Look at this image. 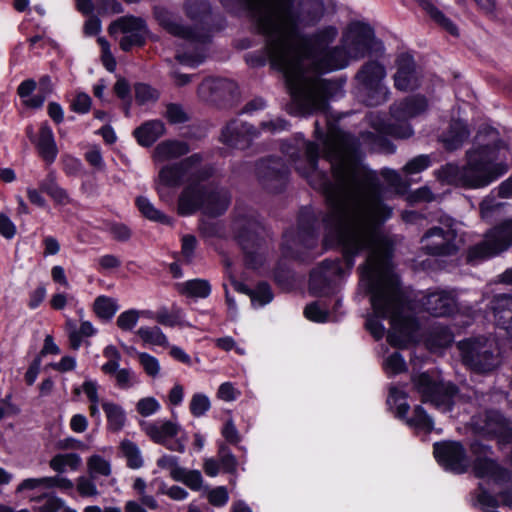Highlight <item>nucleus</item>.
Here are the masks:
<instances>
[{"label":"nucleus","mask_w":512,"mask_h":512,"mask_svg":"<svg viewBox=\"0 0 512 512\" xmlns=\"http://www.w3.org/2000/svg\"><path fill=\"white\" fill-rule=\"evenodd\" d=\"M152 319L167 327L181 325L179 316L175 313L168 312L166 309H161L157 313H154V317Z\"/></svg>","instance_id":"680f3d73"},{"label":"nucleus","mask_w":512,"mask_h":512,"mask_svg":"<svg viewBox=\"0 0 512 512\" xmlns=\"http://www.w3.org/2000/svg\"><path fill=\"white\" fill-rule=\"evenodd\" d=\"M259 227L253 231H245L238 235L239 243L248 256L253 254V248L260 249L261 243L258 233Z\"/></svg>","instance_id":"37998d69"},{"label":"nucleus","mask_w":512,"mask_h":512,"mask_svg":"<svg viewBox=\"0 0 512 512\" xmlns=\"http://www.w3.org/2000/svg\"><path fill=\"white\" fill-rule=\"evenodd\" d=\"M135 99L140 105L154 103L159 98V92L145 83H138L134 87Z\"/></svg>","instance_id":"a19ab883"},{"label":"nucleus","mask_w":512,"mask_h":512,"mask_svg":"<svg viewBox=\"0 0 512 512\" xmlns=\"http://www.w3.org/2000/svg\"><path fill=\"white\" fill-rule=\"evenodd\" d=\"M211 407L208 396L203 393H195L190 401V412L195 417L203 416Z\"/></svg>","instance_id":"8fccbe9b"},{"label":"nucleus","mask_w":512,"mask_h":512,"mask_svg":"<svg viewBox=\"0 0 512 512\" xmlns=\"http://www.w3.org/2000/svg\"><path fill=\"white\" fill-rule=\"evenodd\" d=\"M211 175L212 168L202 165L201 155L193 154L177 164L163 166L156 180V189L159 197L166 200L170 197L169 188L187 182L179 196V214L187 216L201 209L206 215L218 216L227 209L230 197L224 189L203 184Z\"/></svg>","instance_id":"7ed1b4c3"},{"label":"nucleus","mask_w":512,"mask_h":512,"mask_svg":"<svg viewBox=\"0 0 512 512\" xmlns=\"http://www.w3.org/2000/svg\"><path fill=\"white\" fill-rule=\"evenodd\" d=\"M259 132L252 126L239 120L230 122L222 131L221 140L228 146L245 148Z\"/></svg>","instance_id":"a211bd4d"},{"label":"nucleus","mask_w":512,"mask_h":512,"mask_svg":"<svg viewBox=\"0 0 512 512\" xmlns=\"http://www.w3.org/2000/svg\"><path fill=\"white\" fill-rule=\"evenodd\" d=\"M142 429L155 443L166 444L170 438L180 432L181 426L174 421L158 419L152 422H144Z\"/></svg>","instance_id":"412c9836"},{"label":"nucleus","mask_w":512,"mask_h":512,"mask_svg":"<svg viewBox=\"0 0 512 512\" xmlns=\"http://www.w3.org/2000/svg\"><path fill=\"white\" fill-rule=\"evenodd\" d=\"M289 169L280 159L262 160L257 165V174L263 182L276 180L282 183Z\"/></svg>","instance_id":"393cba45"},{"label":"nucleus","mask_w":512,"mask_h":512,"mask_svg":"<svg viewBox=\"0 0 512 512\" xmlns=\"http://www.w3.org/2000/svg\"><path fill=\"white\" fill-rule=\"evenodd\" d=\"M36 500L42 503L33 508L34 512H59L64 506V501L55 495H43Z\"/></svg>","instance_id":"79ce46f5"},{"label":"nucleus","mask_w":512,"mask_h":512,"mask_svg":"<svg viewBox=\"0 0 512 512\" xmlns=\"http://www.w3.org/2000/svg\"><path fill=\"white\" fill-rule=\"evenodd\" d=\"M421 305L426 312L436 317L451 315L457 309L454 294L446 290L428 292L421 299Z\"/></svg>","instance_id":"dca6fc26"},{"label":"nucleus","mask_w":512,"mask_h":512,"mask_svg":"<svg viewBox=\"0 0 512 512\" xmlns=\"http://www.w3.org/2000/svg\"><path fill=\"white\" fill-rule=\"evenodd\" d=\"M387 404L394 411L397 417L405 420L409 427L426 433L433 430V420L421 406L415 407L411 418L407 417L410 406L407 403V393L403 389L391 386L389 389Z\"/></svg>","instance_id":"f8f14e48"},{"label":"nucleus","mask_w":512,"mask_h":512,"mask_svg":"<svg viewBox=\"0 0 512 512\" xmlns=\"http://www.w3.org/2000/svg\"><path fill=\"white\" fill-rule=\"evenodd\" d=\"M415 390L421 395L422 401L431 403L442 412L451 411L458 399L457 391L450 382H445L435 372L421 373L412 377Z\"/></svg>","instance_id":"0eeeda50"},{"label":"nucleus","mask_w":512,"mask_h":512,"mask_svg":"<svg viewBox=\"0 0 512 512\" xmlns=\"http://www.w3.org/2000/svg\"><path fill=\"white\" fill-rule=\"evenodd\" d=\"M81 464L82 459L77 453H59L49 461L50 468L58 474L77 471Z\"/></svg>","instance_id":"a878e982"},{"label":"nucleus","mask_w":512,"mask_h":512,"mask_svg":"<svg viewBox=\"0 0 512 512\" xmlns=\"http://www.w3.org/2000/svg\"><path fill=\"white\" fill-rule=\"evenodd\" d=\"M165 124L161 120H149L137 127L133 135L139 145L149 147L165 134Z\"/></svg>","instance_id":"5701e85b"},{"label":"nucleus","mask_w":512,"mask_h":512,"mask_svg":"<svg viewBox=\"0 0 512 512\" xmlns=\"http://www.w3.org/2000/svg\"><path fill=\"white\" fill-rule=\"evenodd\" d=\"M434 456L437 462L445 469L457 474L466 472L470 461L461 443L456 441H443L434 444Z\"/></svg>","instance_id":"ddd939ff"},{"label":"nucleus","mask_w":512,"mask_h":512,"mask_svg":"<svg viewBox=\"0 0 512 512\" xmlns=\"http://www.w3.org/2000/svg\"><path fill=\"white\" fill-rule=\"evenodd\" d=\"M176 287L180 294L191 298H207L211 293V285L205 279L188 280Z\"/></svg>","instance_id":"cd10ccee"},{"label":"nucleus","mask_w":512,"mask_h":512,"mask_svg":"<svg viewBox=\"0 0 512 512\" xmlns=\"http://www.w3.org/2000/svg\"><path fill=\"white\" fill-rule=\"evenodd\" d=\"M421 6L425 11H427L430 16L438 22L440 25H442L447 31H449L452 35H457V27L448 19L446 18L442 12H440L431 2L429 1H422Z\"/></svg>","instance_id":"ea45409f"},{"label":"nucleus","mask_w":512,"mask_h":512,"mask_svg":"<svg viewBox=\"0 0 512 512\" xmlns=\"http://www.w3.org/2000/svg\"><path fill=\"white\" fill-rule=\"evenodd\" d=\"M136 334L145 344L162 348L169 347L167 336L158 326H142L137 330Z\"/></svg>","instance_id":"473e14b6"},{"label":"nucleus","mask_w":512,"mask_h":512,"mask_svg":"<svg viewBox=\"0 0 512 512\" xmlns=\"http://www.w3.org/2000/svg\"><path fill=\"white\" fill-rule=\"evenodd\" d=\"M161 408V404L154 397L141 398L136 404L137 412L144 417L157 413Z\"/></svg>","instance_id":"864d4df0"},{"label":"nucleus","mask_w":512,"mask_h":512,"mask_svg":"<svg viewBox=\"0 0 512 512\" xmlns=\"http://www.w3.org/2000/svg\"><path fill=\"white\" fill-rule=\"evenodd\" d=\"M119 308L118 300L106 295L96 297L92 305L93 312L102 321H110Z\"/></svg>","instance_id":"c85d7f7f"},{"label":"nucleus","mask_w":512,"mask_h":512,"mask_svg":"<svg viewBox=\"0 0 512 512\" xmlns=\"http://www.w3.org/2000/svg\"><path fill=\"white\" fill-rule=\"evenodd\" d=\"M165 117L171 124H181L189 119L183 107L174 103L167 105Z\"/></svg>","instance_id":"5fc2aeb1"},{"label":"nucleus","mask_w":512,"mask_h":512,"mask_svg":"<svg viewBox=\"0 0 512 512\" xmlns=\"http://www.w3.org/2000/svg\"><path fill=\"white\" fill-rule=\"evenodd\" d=\"M109 30L111 34L117 30L123 33L120 39V47L124 51H129L134 46H141L147 35L145 22L136 17H123L114 22Z\"/></svg>","instance_id":"4468645a"},{"label":"nucleus","mask_w":512,"mask_h":512,"mask_svg":"<svg viewBox=\"0 0 512 512\" xmlns=\"http://www.w3.org/2000/svg\"><path fill=\"white\" fill-rule=\"evenodd\" d=\"M431 165L428 155H419L411 159L403 168L406 175H414L426 170Z\"/></svg>","instance_id":"603ef678"},{"label":"nucleus","mask_w":512,"mask_h":512,"mask_svg":"<svg viewBox=\"0 0 512 512\" xmlns=\"http://www.w3.org/2000/svg\"><path fill=\"white\" fill-rule=\"evenodd\" d=\"M241 392L231 383H222L217 391V397L225 402H232L240 396Z\"/></svg>","instance_id":"bf43d9fd"},{"label":"nucleus","mask_w":512,"mask_h":512,"mask_svg":"<svg viewBox=\"0 0 512 512\" xmlns=\"http://www.w3.org/2000/svg\"><path fill=\"white\" fill-rule=\"evenodd\" d=\"M109 232L110 234L117 240L125 241L129 239L131 235L130 229L121 223H112L109 226Z\"/></svg>","instance_id":"338daca9"},{"label":"nucleus","mask_w":512,"mask_h":512,"mask_svg":"<svg viewBox=\"0 0 512 512\" xmlns=\"http://www.w3.org/2000/svg\"><path fill=\"white\" fill-rule=\"evenodd\" d=\"M427 108L424 97L416 96L396 103L391 107L389 122L378 112H371L367 116L369 125L375 132L362 134V143L370 145L386 153H393L395 147L384 139V135L396 138H408L413 134L411 126L407 123L409 118L419 115Z\"/></svg>","instance_id":"39448f33"},{"label":"nucleus","mask_w":512,"mask_h":512,"mask_svg":"<svg viewBox=\"0 0 512 512\" xmlns=\"http://www.w3.org/2000/svg\"><path fill=\"white\" fill-rule=\"evenodd\" d=\"M222 5L231 14L247 15L266 36L268 57L285 77L292 99L289 113L295 116L326 112L327 101L335 96L338 85L321 79L319 74L383 52L373 29L362 22L351 23L341 44L331 49L329 45L338 36L333 25L301 35L300 27L313 26L323 18V0H222Z\"/></svg>","instance_id":"f03ea898"},{"label":"nucleus","mask_w":512,"mask_h":512,"mask_svg":"<svg viewBox=\"0 0 512 512\" xmlns=\"http://www.w3.org/2000/svg\"><path fill=\"white\" fill-rule=\"evenodd\" d=\"M136 205L141 214L147 219L164 224L170 223V219L160 210L156 209L148 198L143 196L138 197L136 199Z\"/></svg>","instance_id":"f704fd0d"},{"label":"nucleus","mask_w":512,"mask_h":512,"mask_svg":"<svg viewBox=\"0 0 512 512\" xmlns=\"http://www.w3.org/2000/svg\"><path fill=\"white\" fill-rule=\"evenodd\" d=\"M394 86L401 91L413 90L419 86V75L412 56L402 54L398 57Z\"/></svg>","instance_id":"6ab92c4d"},{"label":"nucleus","mask_w":512,"mask_h":512,"mask_svg":"<svg viewBox=\"0 0 512 512\" xmlns=\"http://www.w3.org/2000/svg\"><path fill=\"white\" fill-rule=\"evenodd\" d=\"M185 10L191 20L202 22L209 12V4L206 0H186Z\"/></svg>","instance_id":"58836bf2"},{"label":"nucleus","mask_w":512,"mask_h":512,"mask_svg":"<svg viewBox=\"0 0 512 512\" xmlns=\"http://www.w3.org/2000/svg\"><path fill=\"white\" fill-rule=\"evenodd\" d=\"M207 498L211 505L222 507L228 502L229 494L226 487L218 486L208 491Z\"/></svg>","instance_id":"6e6d98bb"},{"label":"nucleus","mask_w":512,"mask_h":512,"mask_svg":"<svg viewBox=\"0 0 512 512\" xmlns=\"http://www.w3.org/2000/svg\"><path fill=\"white\" fill-rule=\"evenodd\" d=\"M218 460L224 472L231 474L236 472L237 459L225 444L219 446Z\"/></svg>","instance_id":"a18cd8bd"},{"label":"nucleus","mask_w":512,"mask_h":512,"mask_svg":"<svg viewBox=\"0 0 512 512\" xmlns=\"http://www.w3.org/2000/svg\"><path fill=\"white\" fill-rule=\"evenodd\" d=\"M91 108V98L84 92H78L71 101V109L74 112L85 114Z\"/></svg>","instance_id":"13d9d810"},{"label":"nucleus","mask_w":512,"mask_h":512,"mask_svg":"<svg viewBox=\"0 0 512 512\" xmlns=\"http://www.w3.org/2000/svg\"><path fill=\"white\" fill-rule=\"evenodd\" d=\"M224 85L225 81L222 79H205L198 88L199 97L205 101H213L217 96L221 95V89Z\"/></svg>","instance_id":"c9c22d12"},{"label":"nucleus","mask_w":512,"mask_h":512,"mask_svg":"<svg viewBox=\"0 0 512 512\" xmlns=\"http://www.w3.org/2000/svg\"><path fill=\"white\" fill-rule=\"evenodd\" d=\"M154 312L151 310L128 309L121 312L117 319L116 325L122 331H132L138 324L140 318L152 319Z\"/></svg>","instance_id":"c756f323"},{"label":"nucleus","mask_w":512,"mask_h":512,"mask_svg":"<svg viewBox=\"0 0 512 512\" xmlns=\"http://www.w3.org/2000/svg\"><path fill=\"white\" fill-rule=\"evenodd\" d=\"M304 315L307 319L314 322H326L330 320L328 313L321 309L317 302L311 303L306 306Z\"/></svg>","instance_id":"4d7b16f0"},{"label":"nucleus","mask_w":512,"mask_h":512,"mask_svg":"<svg viewBox=\"0 0 512 512\" xmlns=\"http://www.w3.org/2000/svg\"><path fill=\"white\" fill-rule=\"evenodd\" d=\"M120 451L126 459L127 466L131 469H139L143 466V457L139 447L130 440H123L120 443Z\"/></svg>","instance_id":"72a5a7b5"},{"label":"nucleus","mask_w":512,"mask_h":512,"mask_svg":"<svg viewBox=\"0 0 512 512\" xmlns=\"http://www.w3.org/2000/svg\"><path fill=\"white\" fill-rule=\"evenodd\" d=\"M250 298L253 305L264 306L272 301L273 294L268 284L260 283L252 290Z\"/></svg>","instance_id":"3c124183"},{"label":"nucleus","mask_w":512,"mask_h":512,"mask_svg":"<svg viewBox=\"0 0 512 512\" xmlns=\"http://www.w3.org/2000/svg\"><path fill=\"white\" fill-rule=\"evenodd\" d=\"M478 504L487 512H494L493 509L497 506V500L487 493L486 491L481 490L477 496Z\"/></svg>","instance_id":"774afa93"},{"label":"nucleus","mask_w":512,"mask_h":512,"mask_svg":"<svg viewBox=\"0 0 512 512\" xmlns=\"http://www.w3.org/2000/svg\"><path fill=\"white\" fill-rule=\"evenodd\" d=\"M87 468L92 478L107 477L111 474L110 461L100 455H92L87 460Z\"/></svg>","instance_id":"e433bc0d"},{"label":"nucleus","mask_w":512,"mask_h":512,"mask_svg":"<svg viewBox=\"0 0 512 512\" xmlns=\"http://www.w3.org/2000/svg\"><path fill=\"white\" fill-rule=\"evenodd\" d=\"M458 348L464 364L474 371L489 372L500 363L499 355L494 351V341L484 337L460 341Z\"/></svg>","instance_id":"1a4fd4ad"},{"label":"nucleus","mask_w":512,"mask_h":512,"mask_svg":"<svg viewBox=\"0 0 512 512\" xmlns=\"http://www.w3.org/2000/svg\"><path fill=\"white\" fill-rule=\"evenodd\" d=\"M472 450L475 454L481 451V455L476 458L473 466L476 477L493 480L495 482L502 481L506 478V471L501 469L489 458L488 455L491 453L489 448L474 444Z\"/></svg>","instance_id":"f3484780"},{"label":"nucleus","mask_w":512,"mask_h":512,"mask_svg":"<svg viewBox=\"0 0 512 512\" xmlns=\"http://www.w3.org/2000/svg\"><path fill=\"white\" fill-rule=\"evenodd\" d=\"M114 378L116 386L122 390L130 389L140 382L136 373L129 368H121Z\"/></svg>","instance_id":"c03bdc74"},{"label":"nucleus","mask_w":512,"mask_h":512,"mask_svg":"<svg viewBox=\"0 0 512 512\" xmlns=\"http://www.w3.org/2000/svg\"><path fill=\"white\" fill-rule=\"evenodd\" d=\"M491 309L496 326L507 333L512 345V296L506 294L495 296L491 302Z\"/></svg>","instance_id":"aec40b11"},{"label":"nucleus","mask_w":512,"mask_h":512,"mask_svg":"<svg viewBox=\"0 0 512 512\" xmlns=\"http://www.w3.org/2000/svg\"><path fill=\"white\" fill-rule=\"evenodd\" d=\"M34 144L39 152V155L46 161L48 164H51L55 161L58 149L54 139V134L52 129L46 124L43 123L39 130V136L36 138Z\"/></svg>","instance_id":"b1692460"},{"label":"nucleus","mask_w":512,"mask_h":512,"mask_svg":"<svg viewBox=\"0 0 512 512\" xmlns=\"http://www.w3.org/2000/svg\"><path fill=\"white\" fill-rule=\"evenodd\" d=\"M504 203L497 200L492 194L487 196L480 204V212L483 219L489 220L494 214L501 211Z\"/></svg>","instance_id":"de8ad7c7"},{"label":"nucleus","mask_w":512,"mask_h":512,"mask_svg":"<svg viewBox=\"0 0 512 512\" xmlns=\"http://www.w3.org/2000/svg\"><path fill=\"white\" fill-rule=\"evenodd\" d=\"M512 245V218L491 229L485 239L470 247L467 261L477 263L493 257Z\"/></svg>","instance_id":"9d476101"},{"label":"nucleus","mask_w":512,"mask_h":512,"mask_svg":"<svg viewBox=\"0 0 512 512\" xmlns=\"http://www.w3.org/2000/svg\"><path fill=\"white\" fill-rule=\"evenodd\" d=\"M101 406L106 414L109 428L113 431L121 430L126 421L124 409L120 405L108 400L102 401Z\"/></svg>","instance_id":"2f4dec72"},{"label":"nucleus","mask_w":512,"mask_h":512,"mask_svg":"<svg viewBox=\"0 0 512 512\" xmlns=\"http://www.w3.org/2000/svg\"><path fill=\"white\" fill-rule=\"evenodd\" d=\"M315 125L333 179L317 168L319 152L315 143L301 141L297 151L290 147L287 153L296 171L326 195L330 211L324 218L323 242L326 247H339L343 260H324L313 269L310 292L315 296L335 293L354 266L355 257L366 251V263L360 267V285L371 294L372 313L367 316L366 329L379 340L385 335L382 321L388 319V342L394 347H406L416 340L418 324L406 309L393 270V241L381 229L392 209L381 200L375 172L361 162L359 140L334 127L322 136L319 120Z\"/></svg>","instance_id":"f257e3e1"},{"label":"nucleus","mask_w":512,"mask_h":512,"mask_svg":"<svg viewBox=\"0 0 512 512\" xmlns=\"http://www.w3.org/2000/svg\"><path fill=\"white\" fill-rule=\"evenodd\" d=\"M154 14L159 24L181 41L176 50V59L191 67L202 63L206 57L205 45L209 39L207 31L204 28L193 31L181 25L165 8H155Z\"/></svg>","instance_id":"423d86ee"},{"label":"nucleus","mask_w":512,"mask_h":512,"mask_svg":"<svg viewBox=\"0 0 512 512\" xmlns=\"http://www.w3.org/2000/svg\"><path fill=\"white\" fill-rule=\"evenodd\" d=\"M0 234L7 239L13 238L16 234L14 223L7 215L2 213H0Z\"/></svg>","instance_id":"69168bd1"},{"label":"nucleus","mask_w":512,"mask_h":512,"mask_svg":"<svg viewBox=\"0 0 512 512\" xmlns=\"http://www.w3.org/2000/svg\"><path fill=\"white\" fill-rule=\"evenodd\" d=\"M135 352L138 362L146 375L151 378L159 377L161 372V365L159 360L149 353L138 351Z\"/></svg>","instance_id":"4c0bfd02"},{"label":"nucleus","mask_w":512,"mask_h":512,"mask_svg":"<svg viewBox=\"0 0 512 512\" xmlns=\"http://www.w3.org/2000/svg\"><path fill=\"white\" fill-rule=\"evenodd\" d=\"M98 390H99L98 382L96 380L87 379L83 382V384L81 385L80 388H75L74 392H75V394H80L81 392H83L86 395V397L88 398V400L90 402V406H89L90 416L92 418L96 419L97 421H100L101 413H100V409H99L100 400H99Z\"/></svg>","instance_id":"bb28decb"},{"label":"nucleus","mask_w":512,"mask_h":512,"mask_svg":"<svg viewBox=\"0 0 512 512\" xmlns=\"http://www.w3.org/2000/svg\"><path fill=\"white\" fill-rule=\"evenodd\" d=\"M473 425L480 432L497 437L501 444L512 442V428L497 411H488L484 419L481 416L474 417Z\"/></svg>","instance_id":"2eb2a0df"},{"label":"nucleus","mask_w":512,"mask_h":512,"mask_svg":"<svg viewBox=\"0 0 512 512\" xmlns=\"http://www.w3.org/2000/svg\"><path fill=\"white\" fill-rule=\"evenodd\" d=\"M452 339V334L448 330L441 329L437 337H433L428 341V345L431 350L437 351L450 345Z\"/></svg>","instance_id":"e2e57ef3"},{"label":"nucleus","mask_w":512,"mask_h":512,"mask_svg":"<svg viewBox=\"0 0 512 512\" xmlns=\"http://www.w3.org/2000/svg\"><path fill=\"white\" fill-rule=\"evenodd\" d=\"M189 152L186 142L179 140H165L160 142L154 149L153 159L157 163H163L177 159Z\"/></svg>","instance_id":"4be33fe9"},{"label":"nucleus","mask_w":512,"mask_h":512,"mask_svg":"<svg viewBox=\"0 0 512 512\" xmlns=\"http://www.w3.org/2000/svg\"><path fill=\"white\" fill-rule=\"evenodd\" d=\"M466 165L447 164L437 172L442 182L469 189L484 188L507 173L512 152L498 140L493 130L476 136L474 147L466 153Z\"/></svg>","instance_id":"20e7f679"},{"label":"nucleus","mask_w":512,"mask_h":512,"mask_svg":"<svg viewBox=\"0 0 512 512\" xmlns=\"http://www.w3.org/2000/svg\"><path fill=\"white\" fill-rule=\"evenodd\" d=\"M469 131L463 121H454L450 130L443 136V142L447 149L455 150L460 147L468 138Z\"/></svg>","instance_id":"7c9ffc66"},{"label":"nucleus","mask_w":512,"mask_h":512,"mask_svg":"<svg viewBox=\"0 0 512 512\" xmlns=\"http://www.w3.org/2000/svg\"><path fill=\"white\" fill-rule=\"evenodd\" d=\"M95 478H92L90 475L80 476L76 480V489L80 496L85 498H92L98 496L99 492L97 486L94 482Z\"/></svg>","instance_id":"09e8293b"},{"label":"nucleus","mask_w":512,"mask_h":512,"mask_svg":"<svg viewBox=\"0 0 512 512\" xmlns=\"http://www.w3.org/2000/svg\"><path fill=\"white\" fill-rule=\"evenodd\" d=\"M158 493L167 495L173 500L181 501L187 498L188 492L180 486L167 487L164 482H160Z\"/></svg>","instance_id":"052dcab7"},{"label":"nucleus","mask_w":512,"mask_h":512,"mask_svg":"<svg viewBox=\"0 0 512 512\" xmlns=\"http://www.w3.org/2000/svg\"><path fill=\"white\" fill-rule=\"evenodd\" d=\"M385 67L376 61L367 62L357 72V96L368 106H378L385 103L389 90L384 84Z\"/></svg>","instance_id":"6e6552de"},{"label":"nucleus","mask_w":512,"mask_h":512,"mask_svg":"<svg viewBox=\"0 0 512 512\" xmlns=\"http://www.w3.org/2000/svg\"><path fill=\"white\" fill-rule=\"evenodd\" d=\"M383 369L387 375H396L406 369V363L400 353L394 352L383 360Z\"/></svg>","instance_id":"49530a36"},{"label":"nucleus","mask_w":512,"mask_h":512,"mask_svg":"<svg viewBox=\"0 0 512 512\" xmlns=\"http://www.w3.org/2000/svg\"><path fill=\"white\" fill-rule=\"evenodd\" d=\"M222 435L229 443L237 444L240 441V435L232 420L225 422L222 428Z\"/></svg>","instance_id":"0e129e2a"},{"label":"nucleus","mask_w":512,"mask_h":512,"mask_svg":"<svg viewBox=\"0 0 512 512\" xmlns=\"http://www.w3.org/2000/svg\"><path fill=\"white\" fill-rule=\"evenodd\" d=\"M421 249L433 256H450L457 253L459 243L453 221L448 219L443 227L430 228L421 238Z\"/></svg>","instance_id":"9b49d317"}]
</instances>
